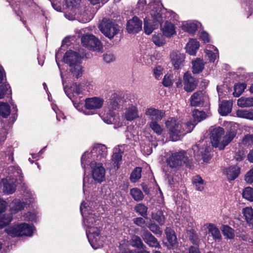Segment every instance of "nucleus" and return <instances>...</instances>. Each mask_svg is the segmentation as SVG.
Listing matches in <instances>:
<instances>
[{"instance_id": "f257e3e1", "label": "nucleus", "mask_w": 253, "mask_h": 253, "mask_svg": "<svg viewBox=\"0 0 253 253\" xmlns=\"http://www.w3.org/2000/svg\"><path fill=\"white\" fill-rule=\"evenodd\" d=\"M82 203L80 211L84 218V223L86 227V236L93 248L96 249L103 246V240L100 236L101 217L99 215L102 207L99 206L95 210L89 209Z\"/></svg>"}, {"instance_id": "f03ea898", "label": "nucleus", "mask_w": 253, "mask_h": 253, "mask_svg": "<svg viewBox=\"0 0 253 253\" xmlns=\"http://www.w3.org/2000/svg\"><path fill=\"white\" fill-rule=\"evenodd\" d=\"M210 131V138L212 146L221 150L230 143L237 134L234 130L227 131L225 134L224 129L220 126L211 127Z\"/></svg>"}, {"instance_id": "7ed1b4c3", "label": "nucleus", "mask_w": 253, "mask_h": 253, "mask_svg": "<svg viewBox=\"0 0 253 253\" xmlns=\"http://www.w3.org/2000/svg\"><path fill=\"white\" fill-rule=\"evenodd\" d=\"M166 126L173 141L178 140L186 133L190 132L195 127V124L191 122L183 124L180 121L176 120L174 118L168 120L166 122Z\"/></svg>"}, {"instance_id": "20e7f679", "label": "nucleus", "mask_w": 253, "mask_h": 253, "mask_svg": "<svg viewBox=\"0 0 253 253\" xmlns=\"http://www.w3.org/2000/svg\"><path fill=\"white\" fill-rule=\"evenodd\" d=\"M9 170L11 175L3 179L0 182V186L2 187V192L5 194H10L15 192L16 184H21L23 181V176L21 170L18 167H10Z\"/></svg>"}, {"instance_id": "39448f33", "label": "nucleus", "mask_w": 253, "mask_h": 253, "mask_svg": "<svg viewBox=\"0 0 253 253\" xmlns=\"http://www.w3.org/2000/svg\"><path fill=\"white\" fill-rule=\"evenodd\" d=\"M90 90H92V86L88 82H84L80 84L74 83L71 86L69 91L66 90L64 88L67 95L72 100L74 106L80 111H81L80 108V104L75 103L73 98L75 95L79 96L86 95Z\"/></svg>"}, {"instance_id": "423d86ee", "label": "nucleus", "mask_w": 253, "mask_h": 253, "mask_svg": "<svg viewBox=\"0 0 253 253\" xmlns=\"http://www.w3.org/2000/svg\"><path fill=\"white\" fill-rule=\"evenodd\" d=\"M123 100L121 96L117 93L113 94L107 102L108 112L107 116L103 118L104 122L108 124L116 123L115 117L116 114L115 111L119 109Z\"/></svg>"}, {"instance_id": "0eeeda50", "label": "nucleus", "mask_w": 253, "mask_h": 253, "mask_svg": "<svg viewBox=\"0 0 253 253\" xmlns=\"http://www.w3.org/2000/svg\"><path fill=\"white\" fill-rule=\"evenodd\" d=\"M107 147L103 144H96L92 148L90 153L86 151L83 155L81 159V164L82 167L84 169L86 165H88L90 162L89 159L98 158L99 159L106 158L107 156Z\"/></svg>"}, {"instance_id": "6e6552de", "label": "nucleus", "mask_w": 253, "mask_h": 253, "mask_svg": "<svg viewBox=\"0 0 253 253\" xmlns=\"http://www.w3.org/2000/svg\"><path fill=\"white\" fill-rule=\"evenodd\" d=\"M151 18L155 23H161L163 21V14L166 9L163 8V5L160 0H151L148 5Z\"/></svg>"}, {"instance_id": "1a4fd4ad", "label": "nucleus", "mask_w": 253, "mask_h": 253, "mask_svg": "<svg viewBox=\"0 0 253 253\" xmlns=\"http://www.w3.org/2000/svg\"><path fill=\"white\" fill-rule=\"evenodd\" d=\"M98 28L101 32L110 39L113 38L120 31V27L117 24L107 18L102 19Z\"/></svg>"}, {"instance_id": "9d476101", "label": "nucleus", "mask_w": 253, "mask_h": 253, "mask_svg": "<svg viewBox=\"0 0 253 253\" xmlns=\"http://www.w3.org/2000/svg\"><path fill=\"white\" fill-rule=\"evenodd\" d=\"M7 234L12 237L31 236L33 232V227L27 223L14 225L5 229Z\"/></svg>"}, {"instance_id": "9b49d317", "label": "nucleus", "mask_w": 253, "mask_h": 253, "mask_svg": "<svg viewBox=\"0 0 253 253\" xmlns=\"http://www.w3.org/2000/svg\"><path fill=\"white\" fill-rule=\"evenodd\" d=\"M188 158L185 156L184 151H181L178 152H174L167 159L166 162L168 166L171 168H178L184 164L188 162Z\"/></svg>"}, {"instance_id": "f8f14e48", "label": "nucleus", "mask_w": 253, "mask_h": 253, "mask_svg": "<svg viewBox=\"0 0 253 253\" xmlns=\"http://www.w3.org/2000/svg\"><path fill=\"white\" fill-rule=\"evenodd\" d=\"M81 41L83 46L90 50L101 51L103 49V45L101 42L92 34L83 36Z\"/></svg>"}, {"instance_id": "ddd939ff", "label": "nucleus", "mask_w": 253, "mask_h": 253, "mask_svg": "<svg viewBox=\"0 0 253 253\" xmlns=\"http://www.w3.org/2000/svg\"><path fill=\"white\" fill-rule=\"evenodd\" d=\"M92 168V176L94 180L101 183L105 179V170L102 164L96 163L94 161L89 163Z\"/></svg>"}, {"instance_id": "4468645a", "label": "nucleus", "mask_w": 253, "mask_h": 253, "mask_svg": "<svg viewBox=\"0 0 253 253\" xmlns=\"http://www.w3.org/2000/svg\"><path fill=\"white\" fill-rule=\"evenodd\" d=\"M104 103L103 99L99 97L88 98L85 100V106L87 110L89 111H84V114L85 115L92 114V110H94L100 108Z\"/></svg>"}, {"instance_id": "2eb2a0df", "label": "nucleus", "mask_w": 253, "mask_h": 253, "mask_svg": "<svg viewBox=\"0 0 253 253\" xmlns=\"http://www.w3.org/2000/svg\"><path fill=\"white\" fill-rule=\"evenodd\" d=\"M64 1H65L66 7L71 12V13H66L65 16L70 20L75 19L76 11L81 4V0H63V2Z\"/></svg>"}, {"instance_id": "dca6fc26", "label": "nucleus", "mask_w": 253, "mask_h": 253, "mask_svg": "<svg viewBox=\"0 0 253 253\" xmlns=\"http://www.w3.org/2000/svg\"><path fill=\"white\" fill-rule=\"evenodd\" d=\"M84 57L83 53H77V52L69 50L66 52L64 55L63 60L66 63L72 67L77 63H79L81 58Z\"/></svg>"}, {"instance_id": "f3484780", "label": "nucleus", "mask_w": 253, "mask_h": 253, "mask_svg": "<svg viewBox=\"0 0 253 253\" xmlns=\"http://www.w3.org/2000/svg\"><path fill=\"white\" fill-rule=\"evenodd\" d=\"M142 22L138 17L134 16L128 21L126 24V30L130 34L137 33L142 29Z\"/></svg>"}, {"instance_id": "a211bd4d", "label": "nucleus", "mask_w": 253, "mask_h": 253, "mask_svg": "<svg viewBox=\"0 0 253 253\" xmlns=\"http://www.w3.org/2000/svg\"><path fill=\"white\" fill-rule=\"evenodd\" d=\"M94 13L95 12L93 8L88 5L84 7L83 10L79 13L77 18L80 22L86 23L90 21L93 18Z\"/></svg>"}, {"instance_id": "6ab92c4d", "label": "nucleus", "mask_w": 253, "mask_h": 253, "mask_svg": "<svg viewBox=\"0 0 253 253\" xmlns=\"http://www.w3.org/2000/svg\"><path fill=\"white\" fill-rule=\"evenodd\" d=\"M144 242L150 247L160 248L161 245L158 240L147 230H144L142 235Z\"/></svg>"}, {"instance_id": "aec40b11", "label": "nucleus", "mask_w": 253, "mask_h": 253, "mask_svg": "<svg viewBox=\"0 0 253 253\" xmlns=\"http://www.w3.org/2000/svg\"><path fill=\"white\" fill-rule=\"evenodd\" d=\"M123 116L128 121H132L139 118V111L136 106L130 105L124 110Z\"/></svg>"}, {"instance_id": "412c9836", "label": "nucleus", "mask_w": 253, "mask_h": 253, "mask_svg": "<svg viewBox=\"0 0 253 253\" xmlns=\"http://www.w3.org/2000/svg\"><path fill=\"white\" fill-rule=\"evenodd\" d=\"M184 88L187 92H192L196 88L198 82L197 81L191 76L188 72H186L183 76Z\"/></svg>"}, {"instance_id": "4be33fe9", "label": "nucleus", "mask_w": 253, "mask_h": 253, "mask_svg": "<svg viewBox=\"0 0 253 253\" xmlns=\"http://www.w3.org/2000/svg\"><path fill=\"white\" fill-rule=\"evenodd\" d=\"M145 114L149 117L151 121H160L165 116V112L153 107L147 108Z\"/></svg>"}, {"instance_id": "5701e85b", "label": "nucleus", "mask_w": 253, "mask_h": 253, "mask_svg": "<svg viewBox=\"0 0 253 253\" xmlns=\"http://www.w3.org/2000/svg\"><path fill=\"white\" fill-rule=\"evenodd\" d=\"M170 58L174 68L178 69L183 65L185 55L178 51H173L170 54Z\"/></svg>"}, {"instance_id": "b1692460", "label": "nucleus", "mask_w": 253, "mask_h": 253, "mask_svg": "<svg viewBox=\"0 0 253 253\" xmlns=\"http://www.w3.org/2000/svg\"><path fill=\"white\" fill-rule=\"evenodd\" d=\"M124 152L123 146H118L113 150V154L112 156V163L114 168L118 169L122 159V154Z\"/></svg>"}, {"instance_id": "393cba45", "label": "nucleus", "mask_w": 253, "mask_h": 253, "mask_svg": "<svg viewBox=\"0 0 253 253\" xmlns=\"http://www.w3.org/2000/svg\"><path fill=\"white\" fill-rule=\"evenodd\" d=\"M208 230V234H209L208 240H210L209 237L211 236L215 241L219 242L222 238L219 229L217 226L212 223H207L205 225Z\"/></svg>"}, {"instance_id": "a878e982", "label": "nucleus", "mask_w": 253, "mask_h": 253, "mask_svg": "<svg viewBox=\"0 0 253 253\" xmlns=\"http://www.w3.org/2000/svg\"><path fill=\"white\" fill-rule=\"evenodd\" d=\"M192 150L194 152V156L196 159L198 160L201 159V157L203 161L205 162H208L211 159L210 155L208 154V150L207 148L205 153H203V150L199 148V147L198 145H196L192 147Z\"/></svg>"}, {"instance_id": "bb28decb", "label": "nucleus", "mask_w": 253, "mask_h": 253, "mask_svg": "<svg viewBox=\"0 0 253 253\" xmlns=\"http://www.w3.org/2000/svg\"><path fill=\"white\" fill-rule=\"evenodd\" d=\"M224 173L228 180L235 179L240 173V168L238 166H232L225 169Z\"/></svg>"}, {"instance_id": "cd10ccee", "label": "nucleus", "mask_w": 253, "mask_h": 253, "mask_svg": "<svg viewBox=\"0 0 253 253\" xmlns=\"http://www.w3.org/2000/svg\"><path fill=\"white\" fill-rule=\"evenodd\" d=\"M233 103L231 100L222 101L219 105L218 111L222 116H226L231 112Z\"/></svg>"}, {"instance_id": "c85d7f7f", "label": "nucleus", "mask_w": 253, "mask_h": 253, "mask_svg": "<svg viewBox=\"0 0 253 253\" xmlns=\"http://www.w3.org/2000/svg\"><path fill=\"white\" fill-rule=\"evenodd\" d=\"M161 30L164 35L168 38L176 33L174 25L168 21H166L164 25H161Z\"/></svg>"}, {"instance_id": "c756f323", "label": "nucleus", "mask_w": 253, "mask_h": 253, "mask_svg": "<svg viewBox=\"0 0 253 253\" xmlns=\"http://www.w3.org/2000/svg\"><path fill=\"white\" fill-rule=\"evenodd\" d=\"M204 96L202 91H197L193 94L190 98V104L193 106H200L204 104Z\"/></svg>"}, {"instance_id": "7c9ffc66", "label": "nucleus", "mask_w": 253, "mask_h": 253, "mask_svg": "<svg viewBox=\"0 0 253 253\" xmlns=\"http://www.w3.org/2000/svg\"><path fill=\"white\" fill-rule=\"evenodd\" d=\"M199 46V43L197 41L193 39L190 40L186 45V52L190 55H195Z\"/></svg>"}, {"instance_id": "2f4dec72", "label": "nucleus", "mask_w": 253, "mask_h": 253, "mask_svg": "<svg viewBox=\"0 0 253 253\" xmlns=\"http://www.w3.org/2000/svg\"><path fill=\"white\" fill-rule=\"evenodd\" d=\"M161 23H155L153 19H150L148 17L147 19V18H144V28L145 30V32L146 34L149 35L150 34L154 29L155 28V26H157L159 24Z\"/></svg>"}, {"instance_id": "473e14b6", "label": "nucleus", "mask_w": 253, "mask_h": 253, "mask_svg": "<svg viewBox=\"0 0 253 253\" xmlns=\"http://www.w3.org/2000/svg\"><path fill=\"white\" fill-rule=\"evenodd\" d=\"M165 234L170 246H174L177 243V238L174 231L169 227H167L165 229Z\"/></svg>"}, {"instance_id": "72a5a7b5", "label": "nucleus", "mask_w": 253, "mask_h": 253, "mask_svg": "<svg viewBox=\"0 0 253 253\" xmlns=\"http://www.w3.org/2000/svg\"><path fill=\"white\" fill-rule=\"evenodd\" d=\"M237 105L241 108L252 107L253 106V97H242L238 100Z\"/></svg>"}, {"instance_id": "f704fd0d", "label": "nucleus", "mask_w": 253, "mask_h": 253, "mask_svg": "<svg viewBox=\"0 0 253 253\" xmlns=\"http://www.w3.org/2000/svg\"><path fill=\"white\" fill-rule=\"evenodd\" d=\"M197 23L194 22H187L181 26L183 30L189 33L193 34L197 30Z\"/></svg>"}, {"instance_id": "c9c22d12", "label": "nucleus", "mask_w": 253, "mask_h": 253, "mask_svg": "<svg viewBox=\"0 0 253 253\" xmlns=\"http://www.w3.org/2000/svg\"><path fill=\"white\" fill-rule=\"evenodd\" d=\"M236 115L239 118L253 120V110H238L236 112Z\"/></svg>"}, {"instance_id": "e433bc0d", "label": "nucleus", "mask_w": 253, "mask_h": 253, "mask_svg": "<svg viewBox=\"0 0 253 253\" xmlns=\"http://www.w3.org/2000/svg\"><path fill=\"white\" fill-rule=\"evenodd\" d=\"M206 54L208 55L210 60L214 62L218 54V50L214 46L209 45L206 49Z\"/></svg>"}, {"instance_id": "4c0bfd02", "label": "nucleus", "mask_w": 253, "mask_h": 253, "mask_svg": "<svg viewBox=\"0 0 253 253\" xmlns=\"http://www.w3.org/2000/svg\"><path fill=\"white\" fill-rule=\"evenodd\" d=\"M192 116L194 120L193 122H190L195 124V126L197 124V123L201 122L206 118V115L205 112L199 111L197 109H195L193 111Z\"/></svg>"}, {"instance_id": "58836bf2", "label": "nucleus", "mask_w": 253, "mask_h": 253, "mask_svg": "<svg viewBox=\"0 0 253 253\" xmlns=\"http://www.w3.org/2000/svg\"><path fill=\"white\" fill-rule=\"evenodd\" d=\"M192 182L197 190L202 191L204 190L205 182L201 176L196 175L193 177Z\"/></svg>"}, {"instance_id": "ea45409f", "label": "nucleus", "mask_w": 253, "mask_h": 253, "mask_svg": "<svg viewBox=\"0 0 253 253\" xmlns=\"http://www.w3.org/2000/svg\"><path fill=\"white\" fill-rule=\"evenodd\" d=\"M25 206V204L24 202H21L19 200H14L10 208L11 214L16 213L18 211H21L24 209Z\"/></svg>"}, {"instance_id": "a19ab883", "label": "nucleus", "mask_w": 253, "mask_h": 253, "mask_svg": "<svg viewBox=\"0 0 253 253\" xmlns=\"http://www.w3.org/2000/svg\"><path fill=\"white\" fill-rule=\"evenodd\" d=\"M242 213L248 223H253V209L251 207H246L243 209Z\"/></svg>"}, {"instance_id": "79ce46f5", "label": "nucleus", "mask_w": 253, "mask_h": 253, "mask_svg": "<svg viewBox=\"0 0 253 253\" xmlns=\"http://www.w3.org/2000/svg\"><path fill=\"white\" fill-rule=\"evenodd\" d=\"M130 242V244L133 247H135L139 249L146 248V247L143 243L141 238L138 236H133L131 237Z\"/></svg>"}, {"instance_id": "37998d69", "label": "nucleus", "mask_w": 253, "mask_h": 253, "mask_svg": "<svg viewBox=\"0 0 253 253\" xmlns=\"http://www.w3.org/2000/svg\"><path fill=\"white\" fill-rule=\"evenodd\" d=\"M152 218L156 221L160 225H163L165 222V218L161 211L153 212L151 215Z\"/></svg>"}, {"instance_id": "c03bdc74", "label": "nucleus", "mask_w": 253, "mask_h": 253, "mask_svg": "<svg viewBox=\"0 0 253 253\" xmlns=\"http://www.w3.org/2000/svg\"><path fill=\"white\" fill-rule=\"evenodd\" d=\"M10 114V108L8 104L0 102V115L3 118H6Z\"/></svg>"}, {"instance_id": "a18cd8bd", "label": "nucleus", "mask_w": 253, "mask_h": 253, "mask_svg": "<svg viewBox=\"0 0 253 253\" xmlns=\"http://www.w3.org/2000/svg\"><path fill=\"white\" fill-rule=\"evenodd\" d=\"M192 72L194 74H198L204 69V63L202 60L197 59L192 62Z\"/></svg>"}, {"instance_id": "49530a36", "label": "nucleus", "mask_w": 253, "mask_h": 253, "mask_svg": "<svg viewBox=\"0 0 253 253\" xmlns=\"http://www.w3.org/2000/svg\"><path fill=\"white\" fill-rule=\"evenodd\" d=\"M130 194L136 201H140L143 200L144 195L142 191L137 188L130 189Z\"/></svg>"}, {"instance_id": "de8ad7c7", "label": "nucleus", "mask_w": 253, "mask_h": 253, "mask_svg": "<svg viewBox=\"0 0 253 253\" xmlns=\"http://www.w3.org/2000/svg\"><path fill=\"white\" fill-rule=\"evenodd\" d=\"M147 8L148 6L146 5V0H138L135 10L138 14H139V13L142 14L146 12Z\"/></svg>"}, {"instance_id": "09e8293b", "label": "nucleus", "mask_w": 253, "mask_h": 253, "mask_svg": "<svg viewBox=\"0 0 253 253\" xmlns=\"http://www.w3.org/2000/svg\"><path fill=\"white\" fill-rule=\"evenodd\" d=\"M70 71L73 76L78 78L82 75V69L79 63L70 67Z\"/></svg>"}, {"instance_id": "8fccbe9b", "label": "nucleus", "mask_w": 253, "mask_h": 253, "mask_svg": "<svg viewBox=\"0 0 253 253\" xmlns=\"http://www.w3.org/2000/svg\"><path fill=\"white\" fill-rule=\"evenodd\" d=\"M152 40L158 46H162L166 43L165 38L161 34L153 35Z\"/></svg>"}, {"instance_id": "3c124183", "label": "nucleus", "mask_w": 253, "mask_h": 253, "mask_svg": "<svg viewBox=\"0 0 253 253\" xmlns=\"http://www.w3.org/2000/svg\"><path fill=\"white\" fill-rule=\"evenodd\" d=\"M12 219V216L11 213L4 214L0 217V229L3 228L8 224Z\"/></svg>"}, {"instance_id": "603ef678", "label": "nucleus", "mask_w": 253, "mask_h": 253, "mask_svg": "<svg viewBox=\"0 0 253 253\" xmlns=\"http://www.w3.org/2000/svg\"><path fill=\"white\" fill-rule=\"evenodd\" d=\"M141 168L139 167L136 168L131 172L130 176V180L132 182L137 181L141 176Z\"/></svg>"}, {"instance_id": "864d4df0", "label": "nucleus", "mask_w": 253, "mask_h": 253, "mask_svg": "<svg viewBox=\"0 0 253 253\" xmlns=\"http://www.w3.org/2000/svg\"><path fill=\"white\" fill-rule=\"evenodd\" d=\"M158 121H151L149 123L150 127L158 135H161L163 131V128L158 123Z\"/></svg>"}, {"instance_id": "5fc2aeb1", "label": "nucleus", "mask_w": 253, "mask_h": 253, "mask_svg": "<svg viewBox=\"0 0 253 253\" xmlns=\"http://www.w3.org/2000/svg\"><path fill=\"white\" fill-rule=\"evenodd\" d=\"M246 87V84L244 83L237 84L234 86V91L233 92L234 96L239 97L244 91Z\"/></svg>"}, {"instance_id": "6e6d98bb", "label": "nucleus", "mask_w": 253, "mask_h": 253, "mask_svg": "<svg viewBox=\"0 0 253 253\" xmlns=\"http://www.w3.org/2000/svg\"><path fill=\"white\" fill-rule=\"evenodd\" d=\"M242 196L249 201H253V188L247 187L244 189Z\"/></svg>"}, {"instance_id": "4d7b16f0", "label": "nucleus", "mask_w": 253, "mask_h": 253, "mask_svg": "<svg viewBox=\"0 0 253 253\" xmlns=\"http://www.w3.org/2000/svg\"><path fill=\"white\" fill-rule=\"evenodd\" d=\"M242 144L246 147H251L253 145V134H247L244 136Z\"/></svg>"}, {"instance_id": "13d9d810", "label": "nucleus", "mask_w": 253, "mask_h": 253, "mask_svg": "<svg viewBox=\"0 0 253 253\" xmlns=\"http://www.w3.org/2000/svg\"><path fill=\"white\" fill-rule=\"evenodd\" d=\"M222 232L224 236L229 239H232L234 238V230L228 225H224L223 227Z\"/></svg>"}, {"instance_id": "bf43d9fd", "label": "nucleus", "mask_w": 253, "mask_h": 253, "mask_svg": "<svg viewBox=\"0 0 253 253\" xmlns=\"http://www.w3.org/2000/svg\"><path fill=\"white\" fill-rule=\"evenodd\" d=\"M135 210L143 217L147 218L148 208L144 205L142 204H137L135 207Z\"/></svg>"}, {"instance_id": "052dcab7", "label": "nucleus", "mask_w": 253, "mask_h": 253, "mask_svg": "<svg viewBox=\"0 0 253 253\" xmlns=\"http://www.w3.org/2000/svg\"><path fill=\"white\" fill-rule=\"evenodd\" d=\"M147 226L155 235L160 236L162 234V231L159 226L155 223L150 222L147 224Z\"/></svg>"}, {"instance_id": "680f3d73", "label": "nucleus", "mask_w": 253, "mask_h": 253, "mask_svg": "<svg viewBox=\"0 0 253 253\" xmlns=\"http://www.w3.org/2000/svg\"><path fill=\"white\" fill-rule=\"evenodd\" d=\"M10 86L6 83H2L0 84V99L3 98L8 91L11 92V90H9Z\"/></svg>"}, {"instance_id": "e2e57ef3", "label": "nucleus", "mask_w": 253, "mask_h": 253, "mask_svg": "<svg viewBox=\"0 0 253 253\" xmlns=\"http://www.w3.org/2000/svg\"><path fill=\"white\" fill-rule=\"evenodd\" d=\"M173 83V76L171 75H166L163 79V84L165 86H170Z\"/></svg>"}, {"instance_id": "0e129e2a", "label": "nucleus", "mask_w": 253, "mask_h": 253, "mask_svg": "<svg viewBox=\"0 0 253 253\" xmlns=\"http://www.w3.org/2000/svg\"><path fill=\"white\" fill-rule=\"evenodd\" d=\"M133 223L141 228H145L146 226L145 220L142 217H136L133 219Z\"/></svg>"}, {"instance_id": "69168bd1", "label": "nucleus", "mask_w": 253, "mask_h": 253, "mask_svg": "<svg viewBox=\"0 0 253 253\" xmlns=\"http://www.w3.org/2000/svg\"><path fill=\"white\" fill-rule=\"evenodd\" d=\"M245 180L249 184L253 183V168L245 175Z\"/></svg>"}, {"instance_id": "338daca9", "label": "nucleus", "mask_w": 253, "mask_h": 253, "mask_svg": "<svg viewBox=\"0 0 253 253\" xmlns=\"http://www.w3.org/2000/svg\"><path fill=\"white\" fill-rule=\"evenodd\" d=\"M163 69L161 66L156 67L154 69V74L155 78L158 79L163 74Z\"/></svg>"}, {"instance_id": "774afa93", "label": "nucleus", "mask_w": 253, "mask_h": 253, "mask_svg": "<svg viewBox=\"0 0 253 253\" xmlns=\"http://www.w3.org/2000/svg\"><path fill=\"white\" fill-rule=\"evenodd\" d=\"M104 60L107 63H110L115 60L114 55L111 53H106L103 56Z\"/></svg>"}]
</instances>
